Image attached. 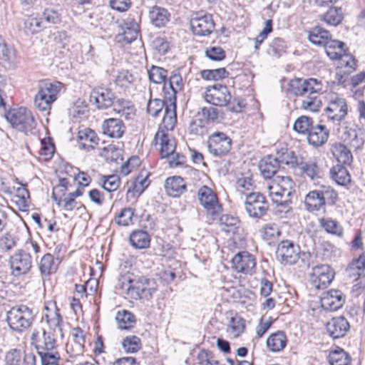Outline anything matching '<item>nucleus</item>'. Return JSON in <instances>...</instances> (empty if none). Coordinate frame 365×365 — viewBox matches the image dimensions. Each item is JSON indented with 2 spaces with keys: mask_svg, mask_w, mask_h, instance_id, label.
<instances>
[{
  "mask_svg": "<svg viewBox=\"0 0 365 365\" xmlns=\"http://www.w3.org/2000/svg\"><path fill=\"white\" fill-rule=\"evenodd\" d=\"M268 195L277 206L291 210L292 197L295 194V183L288 176H276L267 184Z\"/></svg>",
  "mask_w": 365,
  "mask_h": 365,
  "instance_id": "7ed1b4c3",
  "label": "nucleus"
},
{
  "mask_svg": "<svg viewBox=\"0 0 365 365\" xmlns=\"http://www.w3.org/2000/svg\"><path fill=\"white\" fill-rule=\"evenodd\" d=\"M231 147V138L222 132H215L208 138V150L215 156L220 157L227 154Z\"/></svg>",
  "mask_w": 365,
  "mask_h": 365,
  "instance_id": "9d476101",
  "label": "nucleus"
},
{
  "mask_svg": "<svg viewBox=\"0 0 365 365\" xmlns=\"http://www.w3.org/2000/svg\"><path fill=\"white\" fill-rule=\"evenodd\" d=\"M118 286L133 299L148 301L157 290V284L154 279L145 277L131 278L129 274L121 276L118 279Z\"/></svg>",
  "mask_w": 365,
  "mask_h": 365,
  "instance_id": "f257e3e1",
  "label": "nucleus"
},
{
  "mask_svg": "<svg viewBox=\"0 0 365 365\" xmlns=\"http://www.w3.org/2000/svg\"><path fill=\"white\" fill-rule=\"evenodd\" d=\"M325 325L327 334L333 339L344 337L350 328L349 322L342 316L333 317Z\"/></svg>",
  "mask_w": 365,
  "mask_h": 365,
  "instance_id": "f3484780",
  "label": "nucleus"
},
{
  "mask_svg": "<svg viewBox=\"0 0 365 365\" xmlns=\"http://www.w3.org/2000/svg\"><path fill=\"white\" fill-rule=\"evenodd\" d=\"M336 60H339L338 69L345 68L344 74L349 75L356 68L357 64L355 58L351 54L346 53V51Z\"/></svg>",
  "mask_w": 365,
  "mask_h": 365,
  "instance_id": "c9c22d12",
  "label": "nucleus"
},
{
  "mask_svg": "<svg viewBox=\"0 0 365 365\" xmlns=\"http://www.w3.org/2000/svg\"><path fill=\"white\" fill-rule=\"evenodd\" d=\"M279 231L274 225L267 224L260 230L262 238L268 243L272 242L277 238Z\"/></svg>",
  "mask_w": 365,
  "mask_h": 365,
  "instance_id": "4d7b16f0",
  "label": "nucleus"
},
{
  "mask_svg": "<svg viewBox=\"0 0 365 365\" xmlns=\"http://www.w3.org/2000/svg\"><path fill=\"white\" fill-rule=\"evenodd\" d=\"M327 360L330 365H349L351 363L349 354L339 347L330 351Z\"/></svg>",
  "mask_w": 365,
  "mask_h": 365,
  "instance_id": "72a5a7b5",
  "label": "nucleus"
},
{
  "mask_svg": "<svg viewBox=\"0 0 365 365\" xmlns=\"http://www.w3.org/2000/svg\"><path fill=\"white\" fill-rule=\"evenodd\" d=\"M51 198L56 202L58 207L68 212L73 211L77 208L78 202L73 199H62L58 197L54 192H52Z\"/></svg>",
  "mask_w": 365,
  "mask_h": 365,
  "instance_id": "bf43d9fd",
  "label": "nucleus"
},
{
  "mask_svg": "<svg viewBox=\"0 0 365 365\" xmlns=\"http://www.w3.org/2000/svg\"><path fill=\"white\" fill-rule=\"evenodd\" d=\"M124 351L127 353H135L141 348V341L136 336H126L122 341Z\"/></svg>",
  "mask_w": 365,
  "mask_h": 365,
  "instance_id": "603ef678",
  "label": "nucleus"
},
{
  "mask_svg": "<svg viewBox=\"0 0 365 365\" xmlns=\"http://www.w3.org/2000/svg\"><path fill=\"white\" fill-rule=\"evenodd\" d=\"M298 167L312 180L318 179L319 168L316 162H300Z\"/></svg>",
  "mask_w": 365,
  "mask_h": 365,
  "instance_id": "052dcab7",
  "label": "nucleus"
},
{
  "mask_svg": "<svg viewBox=\"0 0 365 365\" xmlns=\"http://www.w3.org/2000/svg\"><path fill=\"white\" fill-rule=\"evenodd\" d=\"M333 155L337 161L343 165H351L353 161V155L350 150L344 144L337 143L332 148Z\"/></svg>",
  "mask_w": 365,
  "mask_h": 365,
  "instance_id": "2f4dec72",
  "label": "nucleus"
},
{
  "mask_svg": "<svg viewBox=\"0 0 365 365\" xmlns=\"http://www.w3.org/2000/svg\"><path fill=\"white\" fill-rule=\"evenodd\" d=\"M133 215L134 210L132 208H124L120 211V212L118 215H116L115 218V222L120 226H128L133 223Z\"/></svg>",
  "mask_w": 365,
  "mask_h": 365,
  "instance_id": "6e6d98bb",
  "label": "nucleus"
},
{
  "mask_svg": "<svg viewBox=\"0 0 365 365\" xmlns=\"http://www.w3.org/2000/svg\"><path fill=\"white\" fill-rule=\"evenodd\" d=\"M220 222L222 230L227 232H234L235 229L237 228L240 221L237 217L234 216L230 215H222L220 217Z\"/></svg>",
  "mask_w": 365,
  "mask_h": 365,
  "instance_id": "864d4df0",
  "label": "nucleus"
},
{
  "mask_svg": "<svg viewBox=\"0 0 365 365\" xmlns=\"http://www.w3.org/2000/svg\"><path fill=\"white\" fill-rule=\"evenodd\" d=\"M344 141L347 142L350 148L355 150L361 149L364 145V140L358 135L356 130L350 129L344 133Z\"/></svg>",
  "mask_w": 365,
  "mask_h": 365,
  "instance_id": "ea45409f",
  "label": "nucleus"
},
{
  "mask_svg": "<svg viewBox=\"0 0 365 365\" xmlns=\"http://www.w3.org/2000/svg\"><path fill=\"white\" fill-rule=\"evenodd\" d=\"M115 320L118 328L122 330H129L135 324V317L133 314L127 310L118 312Z\"/></svg>",
  "mask_w": 365,
  "mask_h": 365,
  "instance_id": "473e14b6",
  "label": "nucleus"
},
{
  "mask_svg": "<svg viewBox=\"0 0 365 365\" xmlns=\"http://www.w3.org/2000/svg\"><path fill=\"white\" fill-rule=\"evenodd\" d=\"M135 81V78L128 70L119 71L115 76V83L120 88H128Z\"/></svg>",
  "mask_w": 365,
  "mask_h": 365,
  "instance_id": "13d9d810",
  "label": "nucleus"
},
{
  "mask_svg": "<svg viewBox=\"0 0 365 365\" xmlns=\"http://www.w3.org/2000/svg\"><path fill=\"white\" fill-rule=\"evenodd\" d=\"M72 336L73 337V344H71V346L73 351V355L82 354L85 344L83 331L79 327L74 328L72 331Z\"/></svg>",
  "mask_w": 365,
  "mask_h": 365,
  "instance_id": "4c0bfd02",
  "label": "nucleus"
},
{
  "mask_svg": "<svg viewBox=\"0 0 365 365\" xmlns=\"http://www.w3.org/2000/svg\"><path fill=\"white\" fill-rule=\"evenodd\" d=\"M330 174L331 178L339 185L344 186L351 182L350 174L342 165L334 166L330 170Z\"/></svg>",
  "mask_w": 365,
  "mask_h": 365,
  "instance_id": "f704fd0d",
  "label": "nucleus"
},
{
  "mask_svg": "<svg viewBox=\"0 0 365 365\" xmlns=\"http://www.w3.org/2000/svg\"><path fill=\"white\" fill-rule=\"evenodd\" d=\"M103 133L115 138H120L125 133V127L120 119L108 118L102 124Z\"/></svg>",
  "mask_w": 365,
  "mask_h": 365,
  "instance_id": "aec40b11",
  "label": "nucleus"
},
{
  "mask_svg": "<svg viewBox=\"0 0 365 365\" xmlns=\"http://www.w3.org/2000/svg\"><path fill=\"white\" fill-rule=\"evenodd\" d=\"M338 200L337 192L331 187L321 185V205H334Z\"/></svg>",
  "mask_w": 365,
  "mask_h": 365,
  "instance_id": "de8ad7c7",
  "label": "nucleus"
},
{
  "mask_svg": "<svg viewBox=\"0 0 365 365\" xmlns=\"http://www.w3.org/2000/svg\"><path fill=\"white\" fill-rule=\"evenodd\" d=\"M278 162L279 165L285 164L289 165L291 168L298 167L300 162H299L297 157L294 153L292 150L286 149L284 151H282L281 153H278Z\"/></svg>",
  "mask_w": 365,
  "mask_h": 365,
  "instance_id": "8fccbe9b",
  "label": "nucleus"
},
{
  "mask_svg": "<svg viewBox=\"0 0 365 365\" xmlns=\"http://www.w3.org/2000/svg\"><path fill=\"white\" fill-rule=\"evenodd\" d=\"M304 205L309 212L317 214L319 210V192L317 190L309 192L304 197Z\"/></svg>",
  "mask_w": 365,
  "mask_h": 365,
  "instance_id": "e433bc0d",
  "label": "nucleus"
},
{
  "mask_svg": "<svg viewBox=\"0 0 365 365\" xmlns=\"http://www.w3.org/2000/svg\"><path fill=\"white\" fill-rule=\"evenodd\" d=\"M9 262L14 276L25 274L31 268V257L24 250L16 252L11 257Z\"/></svg>",
  "mask_w": 365,
  "mask_h": 365,
  "instance_id": "ddd939ff",
  "label": "nucleus"
},
{
  "mask_svg": "<svg viewBox=\"0 0 365 365\" xmlns=\"http://www.w3.org/2000/svg\"><path fill=\"white\" fill-rule=\"evenodd\" d=\"M167 76V70L160 66H152L148 70L149 79L155 84L164 83Z\"/></svg>",
  "mask_w": 365,
  "mask_h": 365,
  "instance_id": "49530a36",
  "label": "nucleus"
},
{
  "mask_svg": "<svg viewBox=\"0 0 365 365\" xmlns=\"http://www.w3.org/2000/svg\"><path fill=\"white\" fill-rule=\"evenodd\" d=\"M324 47L327 55L331 60H336L346 51L344 42L332 39L326 41Z\"/></svg>",
  "mask_w": 365,
  "mask_h": 365,
  "instance_id": "7c9ffc66",
  "label": "nucleus"
},
{
  "mask_svg": "<svg viewBox=\"0 0 365 365\" xmlns=\"http://www.w3.org/2000/svg\"><path fill=\"white\" fill-rule=\"evenodd\" d=\"M129 240L133 247L145 249L149 247L150 237L146 231L137 230L131 232Z\"/></svg>",
  "mask_w": 365,
  "mask_h": 365,
  "instance_id": "c756f323",
  "label": "nucleus"
},
{
  "mask_svg": "<svg viewBox=\"0 0 365 365\" xmlns=\"http://www.w3.org/2000/svg\"><path fill=\"white\" fill-rule=\"evenodd\" d=\"M31 340L38 355L56 351V340L51 332H46L44 330L42 331L34 330Z\"/></svg>",
  "mask_w": 365,
  "mask_h": 365,
  "instance_id": "9b49d317",
  "label": "nucleus"
},
{
  "mask_svg": "<svg viewBox=\"0 0 365 365\" xmlns=\"http://www.w3.org/2000/svg\"><path fill=\"white\" fill-rule=\"evenodd\" d=\"M61 14L53 9H45L42 14V20L49 24H57L61 21Z\"/></svg>",
  "mask_w": 365,
  "mask_h": 365,
  "instance_id": "338daca9",
  "label": "nucleus"
},
{
  "mask_svg": "<svg viewBox=\"0 0 365 365\" xmlns=\"http://www.w3.org/2000/svg\"><path fill=\"white\" fill-rule=\"evenodd\" d=\"M316 86L317 81L315 78H296L289 81L288 91L296 96L307 94L302 102V107L312 112H317L319 110V93L318 89L314 88Z\"/></svg>",
  "mask_w": 365,
  "mask_h": 365,
  "instance_id": "f03ea898",
  "label": "nucleus"
},
{
  "mask_svg": "<svg viewBox=\"0 0 365 365\" xmlns=\"http://www.w3.org/2000/svg\"><path fill=\"white\" fill-rule=\"evenodd\" d=\"M115 95L110 88L96 87L90 94V102L94 103L98 109H107L113 104Z\"/></svg>",
  "mask_w": 365,
  "mask_h": 365,
  "instance_id": "4468645a",
  "label": "nucleus"
},
{
  "mask_svg": "<svg viewBox=\"0 0 365 365\" xmlns=\"http://www.w3.org/2000/svg\"><path fill=\"white\" fill-rule=\"evenodd\" d=\"M63 84L59 81L51 82L48 81H44L38 86V88L53 102L57 100L61 92L63 91Z\"/></svg>",
  "mask_w": 365,
  "mask_h": 365,
  "instance_id": "a878e982",
  "label": "nucleus"
},
{
  "mask_svg": "<svg viewBox=\"0 0 365 365\" xmlns=\"http://www.w3.org/2000/svg\"><path fill=\"white\" fill-rule=\"evenodd\" d=\"M148 17L150 23L155 27L165 26L170 21V14L164 8L153 6L149 11Z\"/></svg>",
  "mask_w": 365,
  "mask_h": 365,
  "instance_id": "393cba45",
  "label": "nucleus"
},
{
  "mask_svg": "<svg viewBox=\"0 0 365 365\" xmlns=\"http://www.w3.org/2000/svg\"><path fill=\"white\" fill-rule=\"evenodd\" d=\"M329 119L341 121L347 115V105L344 99L336 97L324 109Z\"/></svg>",
  "mask_w": 365,
  "mask_h": 365,
  "instance_id": "a211bd4d",
  "label": "nucleus"
},
{
  "mask_svg": "<svg viewBox=\"0 0 365 365\" xmlns=\"http://www.w3.org/2000/svg\"><path fill=\"white\" fill-rule=\"evenodd\" d=\"M279 168L278 158L273 155H267L259 162V169L264 178H271Z\"/></svg>",
  "mask_w": 365,
  "mask_h": 365,
  "instance_id": "5701e85b",
  "label": "nucleus"
},
{
  "mask_svg": "<svg viewBox=\"0 0 365 365\" xmlns=\"http://www.w3.org/2000/svg\"><path fill=\"white\" fill-rule=\"evenodd\" d=\"M197 196L200 204L204 207L206 213L212 219L217 218L222 208L213 190L206 185L202 186L197 192Z\"/></svg>",
  "mask_w": 365,
  "mask_h": 365,
  "instance_id": "6e6552de",
  "label": "nucleus"
},
{
  "mask_svg": "<svg viewBox=\"0 0 365 365\" xmlns=\"http://www.w3.org/2000/svg\"><path fill=\"white\" fill-rule=\"evenodd\" d=\"M123 38L127 43L135 40L139 32L138 25L135 21L125 23L123 27Z\"/></svg>",
  "mask_w": 365,
  "mask_h": 365,
  "instance_id": "a18cd8bd",
  "label": "nucleus"
},
{
  "mask_svg": "<svg viewBox=\"0 0 365 365\" xmlns=\"http://www.w3.org/2000/svg\"><path fill=\"white\" fill-rule=\"evenodd\" d=\"M48 97L38 88V92L34 96V102L36 108L40 111H49L51 110V106L54 102Z\"/></svg>",
  "mask_w": 365,
  "mask_h": 365,
  "instance_id": "c03bdc74",
  "label": "nucleus"
},
{
  "mask_svg": "<svg viewBox=\"0 0 365 365\" xmlns=\"http://www.w3.org/2000/svg\"><path fill=\"white\" fill-rule=\"evenodd\" d=\"M312 125V119L307 116H300L294 122L293 129L298 133H306Z\"/></svg>",
  "mask_w": 365,
  "mask_h": 365,
  "instance_id": "e2e57ef3",
  "label": "nucleus"
},
{
  "mask_svg": "<svg viewBox=\"0 0 365 365\" xmlns=\"http://www.w3.org/2000/svg\"><path fill=\"white\" fill-rule=\"evenodd\" d=\"M34 315L32 310L26 305L12 307L7 312V322L9 327L19 333L27 330L32 324Z\"/></svg>",
  "mask_w": 365,
  "mask_h": 365,
  "instance_id": "39448f33",
  "label": "nucleus"
},
{
  "mask_svg": "<svg viewBox=\"0 0 365 365\" xmlns=\"http://www.w3.org/2000/svg\"><path fill=\"white\" fill-rule=\"evenodd\" d=\"M336 275L334 269L329 264H321V287L329 286Z\"/></svg>",
  "mask_w": 365,
  "mask_h": 365,
  "instance_id": "680f3d73",
  "label": "nucleus"
},
{
  "mask_svg": "<svg viewBox=\"0 0 365 365\" xmlns=\"http://www.w3.org/2000/svg\"><path fill=\"white\" fill-rule=\"evenodd\" d=\"M43 318L51 329L55 330L58 328L61 330L62 318L59 314L58 309L55 304H53L51 308L48 306L44 307Z\"/></svg>",
  "mask_w": 365,
  "mask_h": 365,
  "instance_id": "cd10ccee",
  "label": "nucleus"
},
{
  "mask_svg": "<svg viewBox=\"0 0 365 365\" xmlns=\"http://www.w3.org/2000/svg\"><path fill=\"white\" fill-rule=\"evenodd\" d=\"M154 140L160 145L162 158H166L175 152L176 143L161 127L155 133Z\"/></svg>",
  "mask_w": 365,
  "mask_h": 365,
  "instance_id": "6ab92c4d",
  "label": "nucleus"
},
{
  "mask_svg": "<svg viewBox=\"0 0 365 365\" xmlns=\"http://www.w3.org/2000/svg\"><path fill=\"white\" fill-rule=\"evenodd\" d=\"M165 189L168 195L176 197L185 192L186 185L182 178L173 176L167 178L165 182Z\"/></svg>",
  "mask_w": 365,
  "mask_h": 365,
  "instance_id": "b1692460",
  "label": "nucleus"
},
{
  "mask_svg": "<svg viewBox=\"0 0 365 365\" xmlns=\"http://www.w3.org/2000/svg\"><path fill=\"white\" fill-rule=\"evenodd\" d=\"M6 119L11 125L21 131L31 130L35 128V120L30 110L21 107L10 110L6 115Z\"/></svg>",
  "mask_w": 365,
  "mask_h": 365,
  "instance_id": "423d86ee",
  "label": "nucleus"
},
{
  "mask_svg": "<svg viewBox=\"0 0 365 365\" xmlns=\"http://www.w3.org/2000/svg\"><path fill=\"white\" fill-rule=\"evenodd\" d=\"M307 317L311 322H318L319 316V297L313 296L308 300Z\"/></svg>",
  "mask_w": 365,
  "mask_h": 365,
  "instance_id": "09e8293b",
  "label": "nucleus"
},
{
  "mask_svg": "<svg viewBox=\"0 0 365 365\" xmlns=\"http://www.w3.org/2000/svg\"><path fill=\"white\" fill-rule=\"evenodd\" d=\"M200 365H222L215 355L208 350H202L197 354Z\"/></svg>",
  "mask_w": 365,
  "mask_h": 365,
  "instance_id": "69168bd1",
  "label": "nucleus"
},
{
  "mask_svg": "<svg viewBox=\"0 0 365 365\" xmlns=\"http://www.w3.org/2000/svg\"><path fill=\"white\" fill-rule=\"evenodd\" d=\"M168 86L169 88L172 91L171 93L170 92H167L166 84H165L163 87L166 100H170L173 96L176 98V94L182 91L184 86L182 78L179 73H173L170 76Z\"/></svg>",
  "mask_w": 365,
  "mask_h": 365,
  "instance_id": "c85d7f7f",
  "label": "nucleus"
},
{
  "mask_svg": "<svg viewBox=\"0 0 365 365\" xmlns=\"http://www.w3.org/2000/svg\"><path fill=\"white\" fill-rule=\"evenodd\" d=\"M344 303L343 294L337 289L324 292L321 296V308L327 311H336L343 306Z\"/></svg>",
  "mask_w": 365,
  "mask_h": 365,
  "instance_id": "dca6fc26",
  "label": "nucleus"
},
{
  "mask_svg": "<svg viewBox=\"0 0 365 365\" xmlns=\"http://www.w3.org/2000/svg\"><path fill=\"white\" fill-rule=\"evenodd\" d=\"M245 327L244 320L241 317H235L230 319L227 331L234 338H237L243 332Z\"/></svg>",
  "mask_w": 365,
  "mask_h": 365,
  "instance_id": "5fc2aeb1",
  "label": "nucleus"
},
{
  "mask_svg": "<svg viewBox=\"0 0 365 365\" xmlns=\"http://www.w3.org/2000/svg\"><path fill=\"white\" fill-rule=\"evenodd\" d=\"M149 185L148 178H143L142 176L138 177L135 181L132 182L130 185L128 182L127 195L132 193L133 195L137 194L139 196L147 187Z\"/></svg>",
  "mask_w": 365,
  "mask_h": 365,
  "instance_id": "37998d69",
  "label": "nucleus"
},
{
  "mask_svg": "<svg viewBox=\"0 0 365 365\" xmlns=\"http://www.w3.org/2000/svg\"><path fill=\"white\" fill-rule=\"evenodd\" d=\"M205 99L210 104L216 106H227L232 112H241L245 107L242 101L234 98L230 88L222 84H215L208 87L205 93Z\"/></svg>",
  "mask_w": 365,
  "mask_h": 365,
  "instance_id": "20e7f679",
  "label": "nucleus"
},
{
  "mask_svg": "<svg viewBox=\"0 0 365 365\" xmlns=\"http://www.w3.org/2000/svg\"><path fill=\"white\" fill-rule=\"evenodd\" d=\"M323 20L329 25L337 26L343 20V13L340 7H331L324 13Z\"/></svg>",
  "mask_w": 365,
  "mask_h": 365,
  "instance_id": "58836bf2",
  "label": "nucleus"
},
{
  "mask_svg": "<svg viewBox=\"0 0 365 365\" xmlns=\"http://www.w3.org/2000/svg\"><path fill=\"white\" fill-rule=\"evenodd\" d=\"M201 77L205 80L218 81L228 76L229 72L225 68L203 70Z\"/></svg>",
  "mask_w": 365,
  "mask_h": 365,
  "instance_id": "3c124183",
  "label": "nucleus"
},
{
  "mask_svg": "<svg viewBox=\"0 0 365 365\" xmlns=\"http://www.w3.org/2000/svg\"><path fill=\"white\" fill-rule=\"evenodd\" d=\"M168 104L165 106V113L162 120V127L167 131L173 130L177 123L176 101L173 96L170 100H167Z\"/></svg>",
  "mask_w": 365,
  "mask_h": 365,
  "instance_id": "412c9836",
  "label": "nucleus"
},
{
  "mask_svg": "<svg viewBox=\"0 0 365 365\" xmlns=\"http://www.w3.org/2000/svg\"><path fill=\"white\" fill-rule=\"evenodd\" d=\"M299 247L289 240L282 241L276 250L277 259L284 264H293L299 259Z\"/></svg>",
  "mask_w": 365,
  "mask_h": 365,
  "instance_id": "f8f14e48",
  "label": "nucleus"
},
{
  "mask_svg": "<svg viewBox=\"0 0 365 365\" xmlns=\"http://www.w3.org/2000/svg\"><path fill=\"white\" fill-rule=\"evenodd\" d=\"M190 24L192 33L199 36L210 35L215 28L212 15L204 11L193 12L190 16Z\"/></svg>",
  "mask_w": 365,
  "mask_h": 365,
  "instance_id": "0eeeda50",
  "label": "nucleus"
},
{
  "mask_svg": "<svg viewBox=\"0 0 365 365\" xmlns=\"http://www.w3.org/2000/svg\"><path fill=\"white\" fill-rule=\"evenodd\" d=\"M245 207L250 217L259 219L267 213L269 206L262 194L250 192L246 194Z\"/></svg>",
  "mask_w": 365,
  "mask_h": 365,
  "instance_id": "1a4fd4ad",
  "label": "nucleus"
},
{
  "mask_svg": "<svg viewBox=\"0 0 365 365\" xmlns=\"http://www.w3.org/2000/svg\"><path fill=\"white\" fill-rule=\"evenodd\" d=\"M232 267L237 272L251 274L256 267L255 258L247 252H240L232 259Z\"/></svg>",
  "mask_w": 365,
  "mask_h": 365,
  "instance_id": "2eb2a0df",
  "label": "nucleus"
},
{
  "mask_svg": "<svg viewBox=\"0 0 365 365\" xmlns=\"http://www.w3.org/2000/svg\"><path fill=\"white\" fill-rule=\"evenodd\" d=\"M38 268L43 276H48L54 272L56 267L53 255L49 253L44 255L40 260Z\"/></svg>",
  "mask_w": 365,
  "mask_h": 365,
  "instance_id": "a19ab883",
  "label": "nucleus"
},
{
  "mask_svg": "<svg viewBox=\"0 0 365 365\" xmlns=\"http://www.w3.org/2000/svg\"><path fill=\"white\" fill-rule=\"evenodd\" d=\"M98 140L96 133L90 128H85L78 133V146L81 149L91 150L98 145Z\"/></svg>",
  "mask_w": 365,
  "mask_h": 365,
  "instance_id": "4be33fe9",
  "label": "nucleus"
},
{
  "mask_svg": "<svg viewBox=\"0 0 365 365\" xmlns=\"http://www.w3.org/2000/svg\"><path fill=\"white\" fill-rule=\"evenodd\" d=\"M102 179L103 189L109 192L115 191L120 186V179L117 175L103 176Z\"/></svg>",
  "mask_w": 365,
  "mask_h": 365,
  "instance_id": "0e129e2a",
  "label": "nucleus"
},
{
  "mask_svg": "<svg viewBox=\"0 0 365 365\" xmlns=\"http://www.w3.org/2000/svg\"><path fill=\"white\" fill-rule=\"evenodd\" d=\"M287 343V336L282 331H278L270 334L266 341L267 347L272 352L282 351L286 346Z\"/></svg>",
  "mask_w": 365,
  "mask_h": 365,
  "instance_id": "bb28decb",
  "label": "nucleus"
},
{
  "mask_svg": "<svg viewBox=\"0 0 365 365\" xmlns=\"http://www.w3.org/2000/svg\"><path fill=\"white\" fill-rule=\"evenodd\" d=\"M44 28L41 18H37L32 15L29 16L24 21V29L31 34H37Z\"/></svg>",
  "mask_w": 365,
  "mask_h": 365,
  "instance_id": "79ce46f5",
  "label": "nucleus"
},
{
  "mask_svg": "<svg viewBox=\"0 0 365 365\" xmlns=\"http://www.w3.org/2000/svg\"><path fill=\"white\" fill-rule=\"evenodd\" d=\"M321 227L328 232L336 235L342 234V228L339 225L338 222L331 219H321Z\"/></svg>",
  "mask_w": 365,
  "mask_h": 365,
  "instance_id": "774afa93",
  "label": "nucleus"
}]
</instances>
